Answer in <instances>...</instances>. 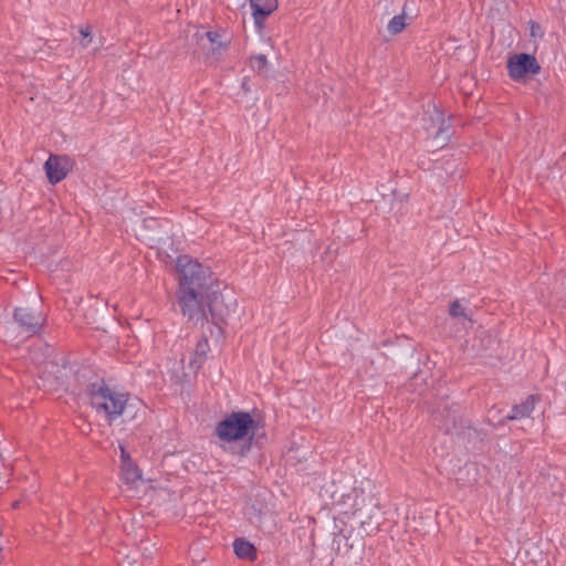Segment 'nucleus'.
I'll list each match as a JSON object with an SVG mask.
<instances>
[{"mask_svg": "<svg viewBox=\"0 0 566 566\" xmlns=\"http://www.w3.org/2000/svg\"><path fill=\"white\" fill-rule=\"evenodd\" d=\"M450 315L453 317H465V311L459 301H454L450 305Z\"/></svg>", "mask_w": 566, "mask_h": 566, "instance_id": "a211bd4d", "label": "nucleus"}, {"mask_svg": "<svg viewBox=\"0 0 566 566\" xmlns=\"http://www.w3.org/2000/svg\"><path fill=\"white\" fill-rule=\"evenodd\" d=\"M444 132L443 127H440L436 134V138H438Z\"/></svg>", "mask_w": 566, "mask_h": 566, "instance_id": "4be33fe9", "label": "nucleus"}, {"mask_svg": "<svg viewBox=\"0 0 566 566\" xmlns=\"http://www.w3.org/2000/svg\"><path fill=\"white\" fill-rule=\"evenodd\" d=\"M233 549L239 558L255 560L258 557L256 548L245 538H235Z\"/></svg>", "mask_w": 566, "mask_h": 566, "instance_id": "9b49d317", "label": "nucleus"}, {"mask_svg": "<svg viewBox=\"0 0 566 566\" xmlns=\"http://www.w3.org/2000/svg\"><path fill=\"white\" fill-rule=\"evenodd\" d=\"M541 70L535 56L527 53H520L511 56L507 61V71L512 80H521L528 74H537Z\"/></svg>", "mask_w": 566, "mask_h": 566, "instance_id": "423d86ee", "label": "nucleus"}, {"mask_svg": "<svg viewBox=\"0 0 566 566\" xmlns=\"http://www.w3.org/2000/svg\"><path fill=\"white\" fill-rule=\"evenodd\" d=\"M206 36L211 44L212 53H220L229 46L230 40L224 39L219 31H208Z\"/></svg>", "mask_w": 566, "mask_h": 566, "instance_id": "ddd939ff", "label": "nucleus"}, {"mask_svg": "<svg viewBox=\"0 0 566 566\" xmlns=\"http://www.w3.org/2000/svg\"><path fill=\"white\" fill-rule=\"evenodd\" d=\"M535 32H537V29L532 28V35H535Z\"/></svg>", "mask_w": 566, "mask_h": 566, "instance_id": "393cba45", "label": "nucleus"}, {"mask_svg": "<svg viewBox=\"0 0 566 566\" xmlns=\"http://www.w3.org/2000/svg\"><path fill=\"white\" fill-rule=\"evenodd\" d=\"M365 499L361 490L353 489L336 503L339 514L346 517L356 516L363 509Z\"/></svg>", "mask_w": 566, "mask_h": 566, "instance_id": "0eeeda50", "label": "nucleus"}, {"mask_svg": "<svg viewBox=\"0 0 566 566\" xmlns=\"http://www.w3.org/2000/svg\"><path fill=\"white\" fill-rule=\"evenodd\" d=\"M176 270V296L181 314L197 323L209 319L217 326L224 323L229 311L217 289L211 269L185 254L177 258Z\"/></svg>", "mask_w": 566, "mask_h": 566, "instance_id": "f257e3e1", "label": "nucleus"}, {"mask_svg": "<svg viewBox=\"0 0 566 566\" xmlns=\"http://www.w3.org/2000/svg\"><path fill=\"white\" fill-rule=\"evenodd\" d=\"M277 0H250V8L258 31L264 29V22L277 9Z\"/></svg>", "mask_w": 566, "mask_h": 566, "instance_id": "6e6552de", "label": "nucleus"}, {"mask_svg": "<svg viewBox=\"0 0 566 566\" xmlns=\"http://www.w3.org/2000/svg\"><path fill=\"white\" fill-rule=\"evenodd\" d=\"M86 394L91 406L97 412H103L109 422L122 416L128 401L127 394L108 387L104 380L90 384Z\"/></svg>", "mask_w": 566, "mask_h": 566, "instance_id": "7ed1b4c3", "label": "nucleus"}, {"mask_svg": "<svg viewBox=\"0 0 566 566\" xmlns=\"http://www.w3.org/2000/svg\"><path fill=\"white\" fill-rule=\"evenodd\" d=\"M478 339L480 342L479 348L484 350L491 348L494 343V338L488 331L481 332L478 336Z\"/></svg>", "mask_w": 566, "mask_h": 566, "instance_id": "f3484780", "label": "nucleus"}, {"mask_svg": "<svg viewBox=\"0 0 566 566\" xmlns=\"http://www.w3.org/2000/svg\"><path fill=\"white\" fill-rule=\"evenodd\" d=\"M256 429L258 423L250 412L233 411L218 422L216 427V434L224 442H234L248 439L237 451H233V453L244 457L251 450Z\"/></svg>", "mask_w": 566, "mask_h": 566, "instance_id": "f03ea898", "label": "nucleus"}, {"mask_svg": "<svg viewBox=\"0 0 566 566\" xmlns=\"http://www.w3.org/2000/svg\"><path fill=\"white\" fill-rule=\"evenodd\" d=\"M537 398L534 395L528 396L525 401H523L520 405H514L512 408V412L507 415L504 419L505 420H515L525 418L531 415V412L535 408V402Z\"/></svg>", "mask_w": 566, "mask_h": 566, "instance_id": "9d476101", "label": "nucleus"}, {"mask_svg": "<svg viewBox=\"0 0 566 566\" xmlns=\"http://www.w3.org/2000/svg\"><path fill=\"white\" fill-rule=\"evenodd\" d=\"M147 223V227H153L158 223L156 219H149L145 221Z\"/></svg>", "mask_w": 566, "mask_h": 566, "instance_id": "aec40b11", "label": "nucleus"}, {"mask_svg": "<svg viewBox=\"0 0 566 566\" xmlns=\"http://www.w3.org/2000/svg\"><path fill=\"white\" fill-rule=\"evenodd\" d=\"M210 350L209 340L207 336H201L197 342L196 347L189 360V368L197 373L207 361L208 353Z\"/></svg>", "mask_w": 566, "mask_h": 566, "instance_id": "1a4fd4ad", "label": "nucleus"}, {"mask_svg": "<svg viewBox=\"0 0 566 566\" xmlns=\"http://www.w3.org/2000/svg\"><path fill=\"white\" fill-rule=\"evenodd\" d=\"M242 88L248 92L249 91V87H248V84H247V78L243 80L242 82Z\"/></svg>", "mask_w": 566, "mask_h": 566, "instance_id": "412c9836", "label": "nucleus"}, {"mask_svg": "<svg viewBox=\"0 0 566 566\" xmlns=\"http://www.w3.org/2000/svg\"><path fill=\"white\" fill-rule=\"evenodd\" d=\"M455 420H457V417H455V415H453V416H452V423H453L452 429H455V428H457V426H455V424H457V423H455Z\"/></svg>", "mask_w": 566, "mask_h": 566, "instance_id": "5701e85b", "label": "nucleus"}, {"mask_svg": "<svg viewBox=\"0 0 566 566\" xmlns=\"http://www.w3.org/2000/svg\"><path fill=\"white\" fill-rule=\"evenodd\" d=\"M251 67L258 73V74H264L269 66V61L265 54H258L253 55L250 59Z\"/></svg>", "mask_w": 566, "mask_h": 566, "instance_id": "2eb2a0df", "label": "nucleus"}, {"mask_svg": "<svg viewBox=\"0 0 566 566\" xmlns=\"http://www.w3.org/2000/svg\"><path fill=\"white\" fill-rule=\"evenodd\" d=\"M80 34L82 35V39L80 41V44L83 49H86L93 38H92V27L90 24H86L85 27H81L80 28Z\"/></svg>", "mask_w": 566, "mask_h": 566, "instance_id": "dca6fc26", "label": "nucleus"}, {"mask_svg": "<svg viewBox=\"0 0 566 566\" xmlns=\"http://www.w3.org/2000/svg\"><path fill=\"white\" fill-rule=\"evenodd\" d=\"M120 461L122 464H125L126 461H132L129 453L124 448H120Z\"/></svg>", "mask_w": 566, "mask_h": 566, "instance_id": "6ab92c4d", "label": "nucleus"}, {"mask_svg": "<svg viewBox=\"0 0 566 566\" xmlns=\"http://www.w3.org/2000/svg\"><path fill=\"white\" fill-rule=\"evenodd\" d=\"M140 470L135 462L126 461L125 464H122V480L126 484L135 483L140 480Z\"/></svg>", "mask_w": 566, "mask_h": 566, "instance_id": "f8f14e48", "label": "nucleus"}, {"mask_svg": "<svg viewBox=\"0 0 566 566\" xmlns=\"http://www.w3.org/2000/svg\"><path fill=\"white\" fill-rule=\"evenodd\" d=\"M13 319L29 336L39 334L45 322L41 311L30 307H17L13 312Z\"/></svg>", "mask_w": 566, "mask_h": 566, "instance_id": "20e7f679", "label": "nucleus"}, {"mask_svg": "<svg viewBox=\"0 0 566 566\" xmlns=\"http://www.w3.org/2000/svg\"><path fill=\"white\" fill-rule=\"evenodd\" d=\"M406 20L411 21L412 17H408L406 12V4L403 6V10L401 14L395 15L391 18V33H399L401 32L406 25L408 24Z\"/></svg>", "mask_w": 566, "mask_h": 566, "instance_id": "4468645a", "label": "nucleus"}, {"mask_svg": "<svg viewBox=\"0 0 566 566\" xmlns=\"http://www.w3.org/2000/svg\"><path fill=\"white\" fill-rule=\"evenodd\" d=\"M535 32H537V29L532 28V35H535Z\"/></svg>", "mask_w": 566, "mask_h": 566, "instance_id": "b1692460", "label": "nucleus"}, {"mask_svg": "<svg viewBox=\"0 0 566 566\" xmlns=\"http://www.w3.org/2000/svg\"><path fill=\"white\" fill-rule=\"evenodd\" d=\"M74 165V159L67 155L51 154L44 164V170L49 182L56 185L65 179Z\"/></svg>", "mask_w": 566, "mask_h": 566, "instance_id": "39448f33", "label": "nucleus"}]
</instances>
